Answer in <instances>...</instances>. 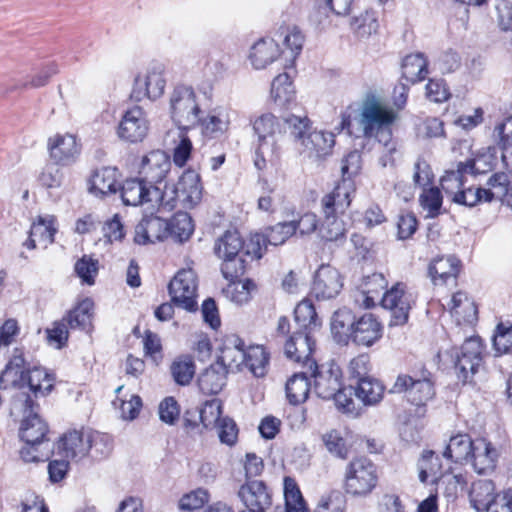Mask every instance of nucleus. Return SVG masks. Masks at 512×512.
Returning <instances> with one entry per match:
<instances>
[{
	"label": "nucleus",
	"instance_id": "obj_34",
	"mask_svg": "<svg viewBox=\"0 0 512 512\" xmlns=\"http://www.w3.org/2000/svg\"><path fill=\"white\" fill-rule=\"evenodd\" d=\"M355 396L365 405L374 406L384 397L385 387L376 378L364 377L358 380L354 388Z\"/></svg>",
	"mask_w": 512,
	"mask_h": 512
},
{
	"label": "nucleus",
	"instance_id": "obj_42",
	"mask_svg": "<svg viewBox=\"0 0 512 512\" xmlns=\"http://www.w3.org/2000/svg\"><path fill=\"white\" fill-rule=\"evenodd\" d=\"M295 330L314 332L320 321L313 304L309 300L301 301L294 309Z\"/></svg>",
	"mask_w": 512,
	"mask_h": 512
},
{
	"label": "nucleus",
	"instance_id": "obj_6",
	"mask_svg": "<svg viewBox=\"0 0 512 512\" xmlns=\"http://www.w3.org/2000/svg\"><path fill=\"white\" fill-rule=\"evenodd\" d=\"M377 466L365 456L354 457L345 468L344 489L347 494L365 497L378 484Z\"/></svg>",
	"mask_w": 512,
	"mask_h": 512
},
{
	"label": "nucleus",
	"instance_id": "obj_12",
	"mask_svg": "<svg viewBox=\"0 0 512 512\" xmlns=\"http://www.w3.org/2000/svg\"><path fill=\"white\" fill-rule=\"evenodd\" d=\"M148 130L149 121L145 111L140 106H134L123 114L117 135L126 142L136 143L147 136Z\"/></svg>",
	"mask_w": 512,
	"mask_h": 512
},
{
	"label": "nucleus",
	"instance_id": "obj_57",
	"mask_svg": "<svg viewBox=\"0 0 512 512\" xmlns=\"http://www.w3.org/2000/svg\"><path fill=\"white\" fill-rule=\"evenodd\" d=\"M296 233V222H280L270 227L264 235L268 244L278 246Z\"/></svg>",
	"mask_w": 512,
	"mask_h": 512
},
{
	"label": "nucleus",
	"instance_id": "obj_50",
	"mask_svg": "<svg viewBox=\"0 0 512 512\" xmlns=\"http://www.w3.org/2000/svg\"><path fill=\"white\" fill-rule=\"evenodd\" d=\"M285 512H306L302 493L291 477L284 478Z\"/></svg>",
	"mask_w": 512,
	"mask_h": 512
},
{
	"label": "nucleus",
	"instance_id": "obj_1",
	"mask_svg": "<svg viewBox=\"0 0 512 512\" xmlns=\"http://www.w3.org/2000/svg\"><path fill=\"white\" fill-rule=\"evenodd\" d=\"M39 406L34 398L24 391L17 392L11 403V415L22 417L19 429L25 446L20 451L25 462H39L47 459L52 447L48 437V425L38 414Z\"/></svg>",
	"mask_w": 512,
	"mask_h": 512
},
{
	"label": "nucleus",
	"instance_id": "obj_40",
	"mask_svg": "<svg viewBox=\"0 0 512 512\" xmlns=\"http://www.w3.org/2000/svg\"><path fill=\"white\" fill-rule=\"evenodd\" d=\"M150 205L152 207L159 206L167 211H171L178 206L181 207V197L176 185L165 184L161 190L158 186L153 185L150 189Z\"/></svg>",
	"mask_w": 512,
	"mask_h": 512
},
{
	"label": "nucleus",
	"instance_id": "obj_38",
	"mask_svg": "<svg viewBox=\"0 0 512 512\" xmlns=\"http://www.w3.org/2000/svg\"><path fill=\"white\" fill-rule=\"evenodd\" d=\"M474 441L468 434H457L450 437L443 456L455 463H467L473 450Z\"/></svg>",
	"mask_w": 512,
	"mask_h": 512
},
{
	"label": "nucleus",
	"instance_id": "obj_62",
	"mask_svg": "<svg viewBox=\"0 0 512 512\" xmlns=\"http://www.w3.org/2000/svg\"><path fill=\"white\" fill-rule=\"evenodd\" d=\"M493 346L499 354L512 352V324L500 323L497 325L493 336Z\"/></svg>",
	"mask_w": 512,
	"mask_h": 512
},
{
	"label": "nucleus",
	"instance_id": "obj_27",
	"mask_svg": "<svg viewBox=\"0 0 512 512\" xmlns=\"http://www.w3.org/2000/svg\"><path fill=\"white\" fill-rule=\"evenodd\" d=\"M450 313L457 324H474L478 319V309L474 301L462 291L453 294Z\"/></svg>",
	"mask_w": 512,
	"mask_h": 512
},
{
	"label": "nucleus",
	"instance_id": "obj_8",
	"mask_svg": "<svg viewBox=\"0 0 512 512\" xmlns=\"http://www.w3.org/2000/svg\"><path fill=\"white\" fill-rule=\"evenodd\" d=\"M197 276L192 269L180 270L168 285L171 301L187 311L197 310Z\"/></svg>",
	"mask_w": 512,
	"mask_h": 512
},
{
	"label": "nucleus",
	"instance_id": "obj_28",
	"mask_svg": "<svg viewBox=\"0 0 512 512\" xmlns=\"http://www.w3.org/2000/svg\"><path fill=\"white\" fill-rule=\"evenodd\" d=\"M152 186L142 178L126 180L120 190L123 203L131 206L150 204L149 194Z\"/></svg>",
	"mask_w": 512,
	"mask_h": 512
},
{
	"label": "nucleus",
	"instance_id": "obj_11",
	"mask_svg": "<svg viewBox=\"0 0 512 512\" xmlns=\"http://www.w3.org/2000/svg\"><path fill=\"white\" fill-rule=\"evenodd\" d=\"M315 348L313 332L294 330L285 341L284 352L287 358L298 363H303L309 370L317 368V364L311 359Z\"/></svg>",
	"mask_w": 512,
	"mask_h": 512
},
{
	"label": "nucleus",
	"instance_id": "obj_45",
	"mask_svg": "<svg viewBox=\"0 0 512 512\" xmlns=\"http://www.w3.org/2000/svg\"><path fill=\"white\" fill-rule=\"evenodd\" d=\"M310 391V383L307 373H295L286 383V395L289 402L293 405L304 402Z\"/></svg>",
	"mask_w": 512,
	"mask_h": 512
},
{
	"label": "nucleus",
	"instance_id": "obj_58",
	"mask_svg": "<svg viewBox=\"0 0 512 512\" xmlns=\"http://www.w3.org/2000/svg\"><path fill=\"white\" fill-rule=\"evenodd\" d=\"M387 281L380 273L367 276L362 284V292L366 296L367 306L374 305L375 299L386 289Z\"/></svg>",
	"mask_w": 512,
	"mask_h": 512
},
{
	"label": "nucleus",
	"instance_id": "obj_46",
	"mask_svg": "<svg viewBox=\"0 0 512 512\" xmlns=\"http://www.w3.org/2000/svg\"><path fill=\"white\" fill-rule=\"evenodd\" d=\"M283 124L297 148L300 142L313 129L312 122L306 115H288L283 118Z\"/></svg>",
	"mask_w": 512,
	"mask_h": 512
},
{
	"label": "nucleus",
	"instance_id": "obj_31",
	"mask_svg": "<svg viewBox=\"0 0 512 512\" xmlns=\"http://www.w3.org/2000/svg\"><path fill=\"white\" fill-rule=\"evenodd\" d=\"M119 172L115 167L97 169L91 178V192L95 195L114 194L118 190Z\"/></svg>",
	"mask_w": 512,
	"mask_h": 512
},
{
	"label": "nucleus",
	"instance_id": "obj_7",
	"mask_svg": "<svg viewBox=\"0 0 512 512\" xmlns=\"http://www.w3.org/2000/svg\"><path fill=\"white\" fill-rule=\"evenodd\" d=\"M485 346L478 336L467 338L464 343L453 348L451 358L458 378L466 383L483 364Z\"/></svg>",
	"mask_w": 512,
	"mask_h": 512
},
{
	"label": "nucleus",
	"instance_id": "obj_56",
	"mask_svg": "<svg viewBox=\"0 0 512 512\" xmlns=\"http://www.w3.org/2000/svg\"><path fill=\"white\" fill-rule=\"evenodd\" d=\"M222 261L221 272L224 278L230 282H234L246 272L247 259L242 254L222 258Z\"/></svg>",
	"mask_w": 512,
	"mask_h": 512
},
{
	"label": "nucleus",
	"instance_id": "obj_19",
	"mask_svg": "<svg viewBox=\"0 0 512 512\" xmlns=\"http://www.w3.org/2000/svg\"><path fill=\"white\" fill-rule=\"evenodd\" d=\"M50 157L61 165L73 163L80 154V146L72 134H57L48 141Z\"/></svg>",
	"mask_w": 512,
	"mask_h": 512
},
{
	"label": "nucleus",
	"instance_id": "obj_49",
	"mask_svg": "<svg viewBox=\"0 0 512 512\" xmlns=\"http://www.w3.org/2000/svg\"><path fill=\"white\" fill-rule=\"evenodd\" d=\"M268 363V354L262 346L256 345L247 348L243 366L247 367L256 377L265 375Z\"/></svg>",
	"mask_w": 512,
	"mask_h": 512
},
{
	"label": "nucleus",
	"instance_id": "obj_30",
	"mask_svg": "<svg viewBox=\"0 0 512 512\" xmlns=\"http://www.w3.org/2000/svg\"><path fill=\"white\" fill-rule=\"evenodd\" d=\"M280 55L279 44L274 39H260L251 48L250 61L255 69H263Z\"/></svg>",
	"mask_w": 512,
	"mask_h": 512
},
{
	"label": "nucleus",
	"instance_id": "obj_14",
	"mask_svg": "<svg viewBox=\"0 0 512 512\" xmlns=\"http://www.w3.org/2000/svg\"><path fill=\"white\" fill-rule=\"evenodd\" d=\"M238 496L246 508L258 512H266L273 503L272 490L262 480H246Z\"/></svg>",
	"mask_w": 512,
	"mask_h": 512
},
{
	"label": "nucleus",
	"instance_id": "obj_10",
	"mask_svg": "<svg viewBox=\"0 0 512 512\" xmlns=\"http://www.w3.org/2000/svg\"><path fill=\"white\" fill-rule=\"evenodd\" d=\"M413 298L405 290L403 283H396L390 290L383 293L381 303L385 309L391 311L389 326H402L407 323Z\"/></svg>",
	"mask_w": 512,
	"mask_h": 512
},
{
	"label": "nucleus",
	"instance_id": "obj_43",
	"mask_svg": "<svg viewBox=\"0 0 512 512\" xmlns=\"http://www.w3.org/2000/svg\"><path fill=\"white\" fill-rule=\"evenodd\" d=\"M350 27L357 38H368L378 31L379 22L377 13L373 10H366L360 13L351 19Z\"/></svg>",
	"mask_w": 512,
	"mask_h": 512
},
{
	"label": "nucleus",
	"instance_id": "obj_2",
	"mask_svg": "<svg viewBox=\"0 0 512 512\" xmlns=\"http://www.w3.org/2000/svg\"><path fill=\"white\" fill-rule=\"evenodd\" d=\"M355 191L352 184L338 183L333 191L321 200L324 219L318 228V234L324 241H340L345 238L346 227L339 215L344 214L351 203V194Z\"/></svg>",
	"mask_w": 512,
	"mask_h": 512
},
{
	"label": "nucleus",
	"instance_id": "obj_21",
	"mask_svg": "<svg viewBox=\"0 0 512 512\" xmlns=\"http://www.w3.org/2000/svg\"><path fill=\"white\" fill-rule=\"evenodd\" d=\"M311 371L314 377V390L316 394L323 399H332V396L342 387L340 368L338 366H330L326 369L322 367L318 371L317 367Z\"/></svg>",
	"mask_w": 512,
	"mask_h": 512
},
{
	"label": "nucleus",
	"instance_id": "obj_37",
	"mask_svg": "<svg viewBox=\"0 0 512 512\" xmlns=\"http://www.w3.org/2000/svg\"><path fill=\"white\" fill-rule=\"evenodd\" d=\"M93 301L86 298L71 309L62 320L67 323L69 329L89 331L92 326Z\"/></svg>",
	"mask_w": 512,
	"mask_h": 512
},
{
	"label": "nucleus",
	"instance_id": "obj_5",
	"mask_svg": "<svg viewBox=\"0 0 512 512\" xmlns=\"http://www.w3.org/2000/svg\"><path fill=\"white\" fill-rule=\"evenodd\" d=\"M169 112L181 131L196 127L201 120L202 110L194 89L186 85L174 87L169 97Z\"/></svg>",
	"mask_w": 512,
	"mask_h": 512
},
{
	"label": "nucleus",
	"instance_id": "obj_51",
	"mask_svg": "<svg viewBox=\"0 0 512 512\" xmlns=\"http://www.w3.org/2000/svg\"><path fill=\"white\" fill-rule=\"evenodd\" d=\"M277 34L285 48L290 51L289 58L294 60L303 48L305 40L304 35L295 26L281 27Z\"/></svg>",
	"mask_w": 512,
	"mask_h": 512
},
{
	"label": "nucleus",
	"instance_id": "obj_41",
	"mask_svg": "<svg viewBox=\"0 0 512 512\" xmlns=\"http://www.w3.org/2000/svg\"><path fill=\"white\" fill-rule=\"evenodd\" d=\"M244 241L236 230H228L214 244V253L220 259L242 254Z\"/></svg>",
	"mask_w": 512,
	"mask_h": 512
},
{
	"label": "nucleus",
	"instance_id": "obj_52",
	"mask_svg": "<svg viewBox=\"0 0 512 512\" xmlns=\"http://www.w3.org/2000/svg\"><path fill=\"white\" fill-rule=\"evenodd\" d=\"M56 219L53 216L39 217L31 226V235H33L39 243H43L45 247L54 242L57 232L55 226Z\"/></svg>",
	"mask_w": 512,
	"mask_h": 512
},
{
	"label": "nucleus",
	"instance_id": "obj_17",
	"mask_svg": "<svg viewBox=\"0 0 512 512\" xmlns=\"http://www.w3.org/2000/svg\"><path fill=\"white\" fill-rule=\"evenodd\" d=\"M383 336V325L372 313H365L356 319L350 339L355 345L371 347Z\"/></svg>",
	"mask_w": 512,
	"mask_h": 512
},
{
	"label": "nucleus",
	"instance_id": "obj_18",
	"mask_svg": "<svg viewBox=\"0 0 512 512\" xmlns=\"http://www.w3.org/2000/svg\"><path fill=\"white\" fill-rule=\"evenodd\" d=\"M343 287L339 271L330 266L322 265L316 271L312 292L318 300H328L336 297Z\"/></svg>",
	"mask_w": 512,
	"mask_h": 512
},
{
	"label": "nucleus",
	"instance_id": "obj_35",
	"mask_svg": "<svg viewBox=\"0 0 512 512\" xmlns=\"http://www.w3.org/2000/svg\"><path fill=\"white\" fill-rule=\"evenodd\" d=\"M356 319L353 312L347 308L334 312L331 318V333L337 343L346 344L349 341Z\"/></svg>",
	"mask_w": 512,
	"mask_h": 512
},
{
	"label": "nucleus",
	"instance_id": "obj_4",
	"mask_svg": "<svg viewBox=\"0 0 512 512\" xmlns=\"http://www.w3.org/2000/svg\"><path fill=\"white\" fill-rule=\"evenodd\" d=\"M253 130L258 137L254 165L263 170L268 163L274 164L279 158L277 137L282 133V123L275 115L265 113L254 120Z\"/></svg>",
	"mask_w": 512,
	"mask_h": 512
},
{
	"label": "nucleus",
	"instance_id": "obj_26",
	"mask_svg": "<svg viewBox=\"0 0 512 512\" xmlns=\"http://www.w3.org/2000/svg\"><path fill=\"white\" fill-rule=\"evenodd\" d=\"M181 197V208L192 209L202 199L203 187L200 176L193 170L185 171L177 182Z\"/></svg>",
	"mask_w": 512,
	"mask_h": 512
},
{
	"label": "nucleus",
	"instance_id": "obj_63",
	"mask_svg": "<svg viewBox=\"0 0 512 512\" xmlns=\"http://www.w3.org/2000/svg\"><path fill=\"white\" fill-rule=\"evenodd\" d=\"M202 132L205 136L216 137L228 130L229 121L220 115H208L200 120Z\"/></svg>",
	"mask_w": 512,
	"mask_h": 512
},
{
	"label": "nucleus",
	"instance_id": "obj_64",
	"mask_svg": "<svg viewBox=\"0 0 512 512\" xmlns=\"http://www.w3.org/2000/svg\"><path fill=\"white\" fill-rule=\"evenodd\" d=\"M75 272L83 282L92 285L98 272V261L84 255L76 262Z\"/></svg>",
	"mask_w": 512,
	"mask_h": 512
},
{
	"label": "nucleus",
	"instance_id": "obj_47",
	"mask_svg": "<svg viewBox=\"0 0 512 512\" xmlns=\"http://www.w3.org/2000/svg\"><path fill=\"white\" fill-rule=\"evenodd\" d=\"M171 375L178 385H188L194 374L195 364L191 356L181 355L170 366Z\"/></svg>",
	"mask_w": 512,
	"mask_h": 512
},
{
	"label": "nucleus",
	"instance_id": "obj_13",
	"mask_svg": "<svg viewBox=\"0 0 512 512\" xmlns=\"http://www.w3.org/2000/svg\"><path fill=\"white\" fill-rule=\"evenodd\" d=\"M334 145L335 135L332 132L312 129L296 149L304 158L319 161L332 153Z\"/></svg>",
	"mask_w": 512,
	"mask_h": 512
},
{
	"label": "nucleus",
	"instance_id": "obj_15",
	"mask_svg": "<svg viewBox=\"0 0 512 512\" xmlns=\"http://www.w3.org/2000/svg\"><path fill=\"white\" fill-rule=\"evenodd\" d=\"M391 393H407L408 399L415 405H422L434 396V387L430 379H414L409 375L401 374L390 389Z\"/></svg>",
	"mask_w": 512,
	"mask_h": 512
},
{
	"label": "nucleus",
	"instance_id": "obj_3",
	"mask_svg": "<svg viewBox=\"0 0 512 512\" xmlns=\"http://www.w3.org/2000/svg\"><path fill=\"white\" fill-rule=\"evenodd\" d=\"M397 118L398 113L393 107L371 97L363 103L359 124L364 137L375 138L391 152L395 149L389 147L392 140V125Z\"/></svg>",
	"mask_w": 512,
	"mask_h": 512
},
{
	"label": "nucleus",
	"instance_id": "obj_33",
	"mask_svg": "<svg viewBox=\"0 0 512 512\" xmlns=\"http://www.w3.org/2000/svg\"><path fill=\"white\" fill-rule=\"evenodd\" d=\"M479 170L476 168L475 160H468L466 162H459L457 169L453 171H447L442 176L440 184L441 188L448 194L453 195L456 191L464 185L463 177L465 174L476 175Z\"/></svg>",
	"mask_w": 512,
	"mask_h": 512
},
{
	"label": "nucleus",
	"instance_id": "obj_44",
	"mask_svg": "<svg viewBox=\"0 0 512 512\" xmlns=\"http://www.w3.org/2000/svg\"><path fill=\"white\" fill-rule=\"evenodd\" d=\"M271 96L279 106H286L294 99L295 90L288 73H281L274 78L271 85Z\"/></svg>",
	"mask_w": 512,
	"mask_h": 512
},
{
	"label": "nucleus",
	"instance_id": "obj_24",
	"mask_svg": "<svg viewBox=\"0 0 512 512\" xmlns=\"http://www.w3.org/2000/svg\"><path fill=\"white\" fill-rule=\"evenodd\" d=\"M461 266V261L454 255L437 256L430 262L428 274L434 285H443L457 278Z\"/></svg>",
	"mask_w": 512,
	"mask_h": 512
},
{
	"label": "nucleus",
	"instance_id": "obj_36",
	"mask_svg": "<svg viewBox=\"0 0 512 512\" xmlns=\"http://www.w3.org/2000/svg\"><path fill=\"white\" fill-rule=\"evenodd\" d=\"M470 503L478 512L487 511L490 504L496 498L493 481L481 479L472 483L469 493Z\"/></svg>",
	"mask_w": 512,
	"mask_h": 512
},
{
	"label": "nucleus",
	"instance_id": "obj_59",
	"mask_svg": "<svg viewBox=\"0 0 512 512\" xmlns=\"http://www.w3.org/2000/svg\"><path fill=\"white\" fill-rule=\"evenodd\" d=\"M486 198L487 193L485 188L469 187L463 189L462 187L454 193L452 200L457 204L474 207L479 203L486 202Z\"/></svg>",
	"mask_w": 512,
	"mask_h": 512
},
{
	"label": "nucleus",
	"instance_id": "obj_20",
	"mask_svg": "<svg viewBox=\"0 0 512 512\" xmlns=\"http://www.w3.org/2000/svg\"><path fill=\"white\" fill-rule=\"evenodd\" d=\"M246 351L244 341L239 336L234 334L226 336L216 364H222L227 372L240 370L245 363Z\"/></svg>",
	"mask_w": 512,
	"mask_h": 512
},
{
	"label": "nucleus",
	"instance_id": "obj_54",
	"mask_svg": "<svg viewBox=\"0 0 512 512\" xmlns=\"http://www.w3.org/2000/svg\"><path fill=\"white\" fill-rule=\"evenodd\" d=\"M510 180L505 173H495L487 181L488 188L486 202L493 200H503L507 196Z\"/></svg>",
	"mask_w": 512,
	"mask_h": 512
},
{
	"label": "nucleus",
	"instance_id": "obj_22",
	"mask_svg": "<svg viewBox=\"0 0 512 512\" xmlns=\"http://www.w3.org/2000/svg\"><path fill=\"white\" fill-rule=\"evenodd\" d=\"M498 456L497 449L490 442L479 438L474 440L468 462L478 474H487L495 469Z\"/></svg>",
	"mask_w": 512,
	"mask_h": 512
},
{
	"label": "nucleus",
	"instance_id": "obj_61",
	"mask_svg": "<svg viewBox=\"0 0 512 512\" xmlns=\"http://www.w3.org/2000/svg\"><path fill=\"white\" fill-rule=\"evenodd\" d=\"M327 450L338 458L345 459L348 456V447L345 440L337 430H331L322 436Z\"/></svg>",
	"mask_w": 512,
	"mask_h": 512
},
{
	"label": "nucleus",
	"instance_id": "obj_60",
	"mask_svg": "<svg viewBox=\"0 0 512 512\" xmlns=\"http://www.w3.org/2000/svg\"><path fill=\"white\" fill-rule=\"evenodd\" d=\"M222 405L218 399L206 401L199 411V418L205 428L215 427L221 420Z\"/></svg>",
	"mask_w": 512,
	"mask_h": 512
},
{
	"label": "nucleus",
	"instance_id": "obj_32",
	"mask_svg": "<svg viewBox=\"0 0 512 512\" xmlns=\"http://www.w3.org/2000/svg\"><path fill=\"white\" fill-rule=\"evenodd\" d=\"M27 368L23 350L15 348L10 361L0 374V388L7 389L23 380Z\"/></svg>",
	"mask_w": 512,
	"mask_h": 512
},
{
	"label": "nucleus",
	"instance_id": "obj_55",
	"mask_svg": "<svg viewBox=\"0 0 512 512\" xmlns=\"http://www.w3.org/2000/svg\"><path fill=\"white\" fill-rule=\"evenodd\" d=\"M419 201L422 208L427 212V217L435 218L441 213L443 197L439 188L424 189Z\"/></svg>",
	"mask_w": 512,
	"mask_h": 512
},
{
	"label": "nucleus",
	"instance_id": "obj_25",
	"mask_svg": "<svg viewBox=\"0 0 512 512\" xmlns=\"http://www.w3.org/2000/svg\"><path fill=\"white\" fill-rule=\"evenodd\" d=\"M54 381V374L48 373L42 367L27 368V371L24 373V379L19 380L21 384L18 392H25L24 389L28 388L33 393L34 398L45 396L52 391ZM26 393L29 394L27 391Z\"/></svg>",
	"mask_w": 512,
	"mask_h": 512
},
{
	"label": "nucleus",
	"instance_id": "obj_9",
	"mask_svg": "<svg viewBox=\"0 0 512 512\" xmlns=\"http://www.w3.org/2000/svg\"><path fill=\"white\" fill-rule=\"evenodd\" d=\"M164 71V66L158 63L149 67L145 74L138 75L134 81L131 99L139 102L145 98L149 100L160 98L166 87Z\"/></svg>",
	"mask_w": 512,
	"mask_h": 512
},
{
	"label": "nucleus",
	"instance_id": "obj_16",
	"mask_svg": "<svg viewBox=\"0 0 512 512\" xmlns=\"http://www.w3.org/2000/svg\"><path fill=\"white\" fill-rule=\"evenodd\" d=\"M171 169L170 157L161 150L149 152L142 158L139 175L149 185L162 183Z\"/></svg>",
	"mask_w": 512,
	"mask_h": 512
},
{
	"label": "nucleus",
	"instance_id": "obj_39",
	"mask_svg": "<svg viewBox=\"0 0 512 512\" xmlns=\"http://www.w3.org/2000/svg\"><path fill=\"white\" fill-rule=\"evenodd\" d=\"M427 66L428 63L424 54H409L402 61V78L410 84L422 81L428 73Z\"/></svg>",
	"mask_w": 512,
	"mask_h": 512
},
{
	"label": "nucleus",
	"instance_id": "obj_53",
	"mask_svg": "<svg viewBox=\"0 0 512 512\" xmlns=\"http://www.w3.org/2000/svg\"><path fill=\"white\" fill-rule=\"evenodd\" d=\"M89 454L93 460L107 457L112 450V441L109 435L89 429Z\"/></svg>",
	"mask_w": 512,
	"mask_h": 512
},
{
	"label": "nucleus",
	"instance_id": "obj_23",
	"mask_svg": "<svg viewBox=\"0 0 512 512\" xmlns=\"http://www.w3.org/2000/svg\"><path fill=\"white\" fill-rule=\"evenodd\" d=\"M89 429L73 430L61 438L58 448L67 459L79 461L89 454Z\"/></svg>",
	"mask_w": 512,
	"mask_h": 512
},
{
	"label": "nucleus",
	"instance_id": "obj_48",
	"mask_svg": "<svg viewBox=\"0 0 512 512\" xmlns=\"http://www.w3.org/2000/svg\"><path fill=\"white\" fill-rule=\"evenodd\" d=\"M168 234L179 240L186 241L194 231L192 218L186 212L176 213L168 222Z\"/></svg>",
	"mask_w": 512,
	"mask_h": 512
},
{
	"label": "nucleus",
	"instance_id": "obj_29",
	"mask_svg": "<svg viewBox=\"0 0 512 512\" xmlns=\"http://www.w3.org/2000/svg\"><path fill=\"white\" fill-rule=\"evenodd\" d=\"M227 369L222 364H211L198 377V386L206 395L218 394L226 385Z\"/></svg>",
	"mask_w": 512,
	"mask_h": 512
}]
</instances>
